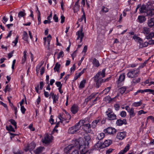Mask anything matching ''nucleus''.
Here are the masks:
<instances>
[{
  "instance_id": "46",
  "label": "nucleus",
  "mask_w": 154,
  "mask_h": 154,
  "mask_svg": "<svg viewBox=\"0 0 154 154\" xmlns=\"http://www.w3.org/2000/svg\"><path fill=\"white\" fill-rule=\"evenodd\" d=\"M59 122H58L55 126L54 128V129L52 133V134H55V132H57L58 131V130L57 129H55V128H57L58 127L59 125Z\"/></svg>"
},
{
  "instance_id": "53",
  "label": "nucleus",
  "mask_w": 154,
  "mask_h": 154,
  "mask_svg": "<svg viewBox=\"0 0 154 154\" xmlns=\"http://www.w3.org/2000/svg\"><path fill=\"white\" fill-rule=\"evenodd\" d=\"M18 35H17L16 36V38L15 39V40L13 42V43L14 44V46H16L17 43L18 42Z\"/></svg>"
},
{
  "instance_id": "31",
  "label": "nucleus",
  "mask_w": 154,
  "mask_h": 154,
  "mask_svg": "<svg viewBox=\"0 0 154 154\" xmlns=\"http://www.w3.org/2000/svg\"><path fill=\"white\" fill-rule=\"evenodd\" d=\"M23 57L22 60V63L23 64L25 62L26 58V51H24L23 52Z\"/></svg>"
},
{
  "instance_id": "36",
  "label": "nucleus",
  "mask_w": 154,
  "mask_h": 154,
  "mask_svg": "<svg viewBox=\"0 0 154 154\" xmlns=\"http://www.w3.org/2000/svg\"><path fill=\"white\" fill-rule=\"evenodd\" d=\"M11 91V88H10V86H9L8 85H7L4 89V91L5 93H6L7 91L10 92Z\"/></svg>"
},
{
  "instance_id": "54",
  "label": "nucleus",
  "mask_w": 154,
  "mask_h": 154,
  "mask_svg": "<svg viewBox=\"0 0 154 154\" xmlns=\"http://www.w3.org/2000/svg\"><path fill=\"white\" fill-rule=\"evenodd\" d=\"M104 137V135H97L96 139L98 140H100L102 139Z\"/></svg>"
},
{
  "instance_id": "45",
  "label": "nucleus",
  "mask_w": 154,
  "mask_h": 154,
  "mask_svg": "<svg viewBox=\"0 0 154 154\" xmlns=\"http://www.w3.org/2000/svg\"><path fill=\"white\" fill-rule=\"evenodd\" d=\"M111 88V87H107L103 91V92H105V94H106L110 91Z\"/></svg>"
},
{
  "instance_id": "23",
  "label": "nucleus",
  "mask_w": 154,
  "mask_h": 154,
  "mask_svg": "<svg viewBox=\"0 0 154 154\" xmlns=\"http://www.w3.org/2000/svg\"><path fill=\"white\" fill-rule=\"evenodd\" d=\"M47 47L48 49L49 50H50V42L51 38V35L49 34L48 35V36L47 37Z\"/></svg>"
},
{
  "instance_id": "2",
  "label": "nucleus",
  "mask_w": 154,
  "mask_h": 154,
  "mask_svg": "<svg viewBox=\"0 0 154 154\" xmlns=\"http://www.w3.org/2000/svg\"><path fill=\"white\" fill-rule=\"evenodd\" d=\"M105 69H103L101 71H99L94 77V80L96 82V87L98 88L101 83L103 82V78L105 76Z\"/></svg>"
},
{
  "instance_id": "27",
  "label": "nucleus",
  "mask_w": 154,
  "mask_h": 154,
  "mask_svg": "<svg viewBox=\"0 0 154 154\" xmlns=\"http://www.w3.org/2000/svg\"><path fill=\"white\" fill-rule=\"evenodd\" d=\"M60 66V65L59 64H58V63H56L55 66L54 67V69L55 71H57L58 72H60L59 71V69Z\"/></svg>"
},
{
  "instance_id": "22",
  "label": "nucleus",
  "mask_w": 154,
  "mask_h": 154,
  "mask_svg": "<svg viewBox=\"0 0 154 154\" xmlns=\"http://www.w3.org/2000/svg\"><path fill=\"white\" fill-rule=\"evenodd\" d=\"M138 21L140 23L144 22L146 20V18L144 16H139L137 19Z\"/></svg>"
},
{
  "instance_id": "58",
  "label": "nucleus",
  "mask_w": 154,
  "mask_h": 154,
  "mask_svg": "<svg viewBox=\"0 0 154 154\" xmlns=\"http://www.w3.org/2000/svg\"><path fill=\"white\" fill-rule=\"evenodd\" d=\"M29 128L31 131H34L35 130V128L33 127L32 124H30L29 126Z\"/></svg>"
},
{
  "instance_id": "26",
  "label": "nucleus",
  "mask_w": 154,
  "mask_h": 154,
  "mask_svg": "<svg viewBox=\"0 0 154 154\" xmlns=\"http://www.w3.org/2000/svg\"><path fill=\"white\" fill-rule=\"evenodd\" d=\"M22 38L24 40L26 41L28 43L29 42L28 41V34L27 32L25 31H24L23 32Z\"/></svg>"
},
{
  "instance_id": "14",
  "label": "nucleus",
  "mask_w": 154,
  "mask_h": 154,
  "mask_svg": "<svg viewBox=\"0 0 154 154\" xmlns=\"http://www.w3.org/2000/svg\"><path fill=\"white\" fill-rule=\"evenodd\" d=\"M147 24L148 26L150 28L154 26V18H151L148 20Z\"/></svg>"
},
{
  "instance_id": "44",
  "label": "nucleus",
  "mask_w": 154,
  "mask_h": 154,
  "mask_svg": "<svg viewBox=\"0 0 154 154\" xmlns=\"http://www.w3.org/2000/svg\"><path fill=\"white\" fill-rule=\"evenodd\" d=\"M64 56L63 52V51L60 52L58 54L57 58L59 59L60 57H62Z\"/></svg>"
},
{
  "instance_id": "25",
  "label": "nucleus",
  "mask_w": 154,
  "mask_h": 154,
  "mask_svg": "<svg viewBox=\"0 0 154 154\" xmlns=\"http://www.w3.org/2000/svg\"><path fill=\"white\" fill-rule=\"evenodd\" d=\"M146 6L145 5H142L139 9L140 12L141 13L146 12L147 9H146Z\"/></svg>"
},
{
  "instance_id": "20",
  "label": "nucleus",
  "mask_w": 154,
  "mask_h": 154,
  "mask_svg": "<svg viewBox=\"0 0 154 154\" xmlns=\"http://www.w3.org/2000/svg\"><path fill=\"white\" fill-rule=\"evenodd\" d=\"M125 77V74L124 73H122L119 76V78L118 81V83H120L123 81Z\"/></svg>"
},
{
  "instance_id": "56",
  "label": "nucleus",
  "mask_w": 154,
  "mask_h": 154,
  "mask_svg": "<svg viewBox=\"0 0 154 154\" xmlns=\"http://www.w3.org/2000/svg\"><path fill=\"white\" fill-rule=\"evenodd\" d=\"M125 137L123 136L122 135H117L116 138L119 140H122L124 139Z\"/></svg>"
},
{
  "instance_id": "10",
  "label": "nucleus",
  "mask_w": 154,
  "mask_h": 154,
  "mask_svg": "<svg viewBox=\"0 0 154 154\" xmlns=\"http://www.w3.org/2000/svg\"><path fill=\"white\" fill-rule=\"evenodd\" d=\"M104 132L105 133H107L109 134H115L116 130L113 128L108 127L104 130Z\"/></svg>"
},
{
  "instance_id": "21",
  "label": "nucleus",
  "mask_w": 154,
  "mask_h": 154,
  "mask_svg": "<svg viewBox=\"0 0 154 154\" xmlns=\"http://www.w3.org/2000/svg\"><path fill=\"white\" fill-rule=\"evenodd\" d=\"M44 149V147L40 146L39 147L37 148L36 150H35L34 151V152L35 153L39 154L43 152Z\"/></svg>"
},
{
  "instance_id": "1",
  "label": "nucleus",
  "mask_w": 154,
  "mask_h": 154,
  "mask_svg": "<svg viewBox=\"0 0 154 154\" xmlns=\"http://www.w3.org/2000/svg\"><path fill=\"white\" fill-rule=\"evenodd\" d=\"M85 139L80 138L77 140H73L71 144L66 147L65 150L69 151L72 147L79 148L81 154H85L88 151L87 146L90 141V137L89 135H86Z\"/></svg>"
},
{
  "instance_id": "41",
  "label": "nucleus",
  "mask_w": 154,
  "mask_h": 154,
  "mask_svg": "<svg viewBox=\"0 0 154 154\" xmlns=\"http://www.w3.org/2000/svg\"><path fill=\"white\" fill-rule=\"evenodd\" d=\"M26 15V14L23 11H20L18 14V16L19 18H20L25 16Z\"/></svg>"
},
{
  "instance_id": "19",
  "label": "nucleus",
  "mask_w": 154,
  "mask_h": 154,
  "mask_svg": "<svg viewBox=\"0 0 154 154\" xmlns=\"http://www.w3.org/2000/svg\"><path fill=\"white\" fill-rule=\"evenodd\" d=\"M101 119L100 116L98 117L96 120L94 121L92 123V127L94 128H95L97 123L99 122L100 121Z\"/></svg>"
},
{
  "instance_id": "60",
  "label": "nucleus",
  "mask_w": 154,
  "mask_h": 154,
  "mask_svg": "<svg viewBox=\"0 0 154 154\" xmlns=\"http://www.w3.org/2000/svg\"><path fill=\"white\" fill-rule=\"evenodd\" d=\"M114 108L117 111L119 110L120 106L118 104H116L114 105Z\"/></svg>"
},
{
  "instance_id": "32",
  "label": "nucleus",
  "mask_w": 154,
  "mask_h": 154,
  "mask_svg": "<svg viewBox=\"0 0 154 154\" xmlns=\"http://www.w3.org/2000/svg\"><path fill=\"white\" fill-rule=\"evenodd\" d=\"M92 60L93 64L94 66L98 67L100 65V64L99 63V61L97 60L95 58H94Z\"/></svg>"
},
{
  "instance_id": "37",
  "label": "nucleus",
  "mask_w": 154,
  "mask_h": 154,
  "mask_svg": "<svg viewBox=\"0 0 154 154\" xmlns=\"http://www.w3.org/2000/svg\"><path fill=\"white\" fill-rule=\"evenodd\" d=\"M52 98L53 100V103H56L57 101L58 97L57 95H55L54 96H53Z\"/></svg>"
},
{
  "instance_id": "33",
  "label": "nucleus",
  "mask_w": 154,
  "mask_h": 154,
  "mask_svg": "<svg viewBox=\"0 0 154 154\" xmlns=\"http://www.w3.org/2000/svg\"><path fill=\"white\" fill-rule=\"evenodd\" d=\"M142 104V102L141 101L139 102H135L132 104V106L135 107H137L140 106Z\"/></svg>"
},
{
  "instance_id": "49",
  "label": "nucleus",
  "mask_w": 154,
  "mask_h": 154,
  "mask_svg": "<svg viewBox=\"0 0 154 154\" xmlns=\"http://www.w3.org/2000/svg\"><path fill=\"white\" fill-rule=\"evenodd\" d=\"M120 115L122 117H124L126 115V113L125 111H122L121 112Z\"/></svg>"
},
{
  "instance_id": "3",
  "label": "nucleus",
  "mask_w": 154,
  "mask_h": 154,
  "mask_svg": "<svg viewBox=\"0 0 154 154\" xmlns=\"http://www.w3.org/2000/svg\"><path fill=\"white\" fill-rule=\"evenodd\" d=\"M85 122L84 120H81L77 123L75 126L69 128L68 133L69 134H76L77 132L79 130L81 125Z\"/></svg>"
},
{
  "instance_id": "5",
  "label": "nucleus",
  "mask_w": 154,
  "mask_h": 154,
  "mask_svg": "<svg viewBox=\"0 0 154 154\" xmlns=\"http://www.w3.org/2000/svg\"><path fill=\"white\" fill-rule=\"evenodd\" d=\"M112 143V141L111 140H106L102 144H100L98 143H97L95 145V146L96 147L97 146V148L102 149L109 146Z\"/></svg>"
},
{
  "instance_id": "43",
  "label": "nucleus",
  "mask_w": 154,
  "mask_h": 154,
  "mask_svg": "<svg viewBox=\"0 0 154 154\" xmlns=\"http://www.w3.org/2000/svg\"><path fill=\"white\" fill-rule=\"evenodd\" d=\"M109 9L108 8L104 6L102 7L101 11L103 12V13H106L108 12Z\"/></svg>"
},
{
  "instance_id": "52",
  "label": "nucleus",
  "mask_w": 154,
  "mask_h": 154,
  "mask_svg": "<svg viewBox=\"0 0 154 154\" xmlns=\"http://www.w3.org/2000/svg\"><path fill=\"white\" fill-rule=\"evenodd\" d=\"M56 85L57 87L59 88H62V84H61V82H56Z\"/></svg>"
},
{
  "instance_id": "17",
  "label": "nucleus",
  "mask_w": 154,
  "mask_h": 154,
  "mask_svg": "<svg viewBox=\"0 0 154 154\" xmlns=\"http://www.w3.org/2000/svg\"><path fill=\"white\" fill-rule=\"evenodd\" d=\"M130 145L129 144H127L126 146L125 147L124 149L121 150L119 152V154H124L129 149Z\"/></svg>"
},
{
  "instance_id": "6",
  "label": "nucleus",
  "mask_w": 154,
  "mask_h": 154,
  "mask_svg": "<svg viewBox=\"0 0 154 154\" xmlns=\"http://www.w3.org/2000/svg\"><path fill=\"white\" fill-rule=\"evenodd\" d=\"M53 139V137L52 135H45L42 139V141L43 143L48 144Z\"/></svg>"
},
{
  "instance_id": "11",
  "label": "nucleus",
  "mask_w": 154,
  "mask_h": 154,
  "mask_svg": "<svg viewBox=\"0 0 154 154\" xmlns=\"http://www.w3.org/2000/svg\"><path fill=\"white\" fill-rule=\"evenodd\" d=\"M76 34L78 35V37L77 38V40H78L79 39V38H80V42H82V39L84 36V33L82 32V28L80 30L76 32Z\"/></svg>"
},
{
  "instance_id": "4",
  "label": "nucleus",
  "mask_w": 154,
  "mask_h": 154,
  "mask_svg": "<svg viewBox=\"0 0 154 154\" xmlns=\"http://www.w3.org/2000/svg\"><path fill=\"white\" fill-rule=\"evenodd\" d=\"M133 38L139 44V47L141 48L146 47L147 46V42L143 43L142 39L140 37L137 36L136 35H134Z\"/></svg>"
},
{
  "instance_id": "13",
  "label": "nucleus",
  "mask_w": 154,
  "mask_h": 154,
  "mask_svg": "<svg viewBox=\"0 0 154 154\" xmlns=\"http://www.w3.org/2000/svg\"><path fill=\"white\" fill-rule=\"evenodd\" d=\"M97 93H92L90 96H89L87 98L85 99L84 103L85 104H87L88 102L90 101L91 99L95 97V96L97 94Z\"/></svg>"
},
{
  "instance_id": "38",
  "label": "nucleus",
  "mask_w": 154,
  "mask_h": 154,
  "mask_svg": "<svg viewBox=\"0 0 154 154\" xmlns=\"http://www.w3.org/2000/svg\"><path fill=\"white\" fill-rule=\"evenodd\" d=\"M7 130L9 131H14V130L11 125H9L6 127Z\"/></svg>"
},
{
  "instance_id": "57",
  "label": "nucleus",
  "mask_w": 154,
  "mask_h": 154,
  "mask_svg": "<svg viewBox=\"0 0 154 154\" xmlns=\"http://www.w3.org/2000/svg\"><path fill=\"white\" fill-rule=\"evenodd\" d=\"M147 46L148 44L149 45H152L154 44V40H150L148 42H147Z\"/></svg>"
},
{
  "instance_id": "55",
  "label": "nucleus",
  "mask_w": 154,
  "mask_h": 154,
  "mask_svg": "<svg viewBox=\"0 0 154 154\" xmlns=\"http://www.w3.org/2000/svg\"><path fill=\"white\" fill-rule=\"evenodd\" d=\"M63 115H60L58 116V118L60 119V122H62L63 121V119L65 120V119H64V118L63 117Z\"/></svg>"
},
{
  "instance_id": "51",
  "label": "nucleus",
  "mask_w": 154,
  "mask_h": 154,
  "mask_svg": "<svg viewBox=\"0 0 154 154\" xmlns=\"http://www.w3.org/2000/svg\"><path fill=\"white\" fill-rule=\"evenodd\" d=\"M53 18L55 22H58V17L57 16L56 14H55L54 15Z\"/></svg>"
},
{
  "instance_id": "50",
  "label": "nucleus",
  "mask_w": 154,
  "mask_h": 154,
  "mask_svg": "<svg viewBox=\"0 0 154 154\" xmlns=\"http://www.w3.org/2000/svg\"><path fill=\"white\" fill-rule=\"evenodd\" d=\"M20 106L21 111L23 114H24L25 113L26 109L23 106Z\"/></svg>"
},
{
  "instance_id": "39",
  "label": "nucleus",
  "mask_w": 154,
  "mask_h": 154,
  "mask_svg": "<svg viewBox=\"0 0 154 154\" xmlns=\"http://www.w3.org/2000/svg\"><path fill=\"white\" fill-rule=\"evenodd\" d=\"M82 12L83 15H82L81 18L80 19H79L78 20V21L80 22H82L83 20V19H84L86 17L85 12L84 11H83V9H82Z\"/></svg>"
},
{
  "instance_id": "35",
  "label": "nucleus",
  "mask_w": 154,
  "mask_h": 154,
  "mask_svg": "<svg viewBox=\"0 0 154 154\" xmlns=\"http://www.w3.org/2000/svg\"><path fill=\"white\" fill-rule=\"evenodd\" d=\"M80 8V6L76 4H75L74 7L73 9L74 10L75 12V11H77L79 10Z\"/></svg>"
},
{
  "instance_id": "16",
  "label": "nucleus",
  "mask_w": 154,
  "mask_h": 154,
  "mask_svg": "<svg viewBox=\"0 0 154 154\" xmlns=\"http://www.w3.org/2000/svg\"><path fill=\"white\" fill-rule=\"evenodd\" d=\"M127 121L126 119H124L123 120L121 119L118 120L116 122V124L117 125L120 126L123 124L126 125L127 124Z\"/></svg>"
},
{
  "instance_id": "24",
  "label": "nucleus",
  "mask_w": 154,
  "mask_h": 154,
  "mask_svg": "<svg viewBox=\"0 0 154 154\" xmlns=\"http://www.w3.org/2000/svg\"><path fill=\"white\" fill-rule=\"evenodd\" d=\"M146 12L148 15L152 16L154 14V9L153 8H150L149 10L147 9Z\"/></svg>"
},
{
  "instance_id": "30",
  "label": "nucleus",
  "mask_w": 154,
  "mask_h": 154,
  "mask_svg": "<svg viewBox=\"0 0 154 154\" xmlns=\"http://www.w3.org/2000/svg\"><path fill=\"white\" fill-rule=\"evenodd\" d=\"M128 112H129L130 116L131 118L133 117L135 115V113L134 112V109L133 108H131Z\"/></svg>"
},
{
  "instance_id": "29",
  "label": "nucleus",
  "mask_w": 154,
  "mask_h": 154,
  "mask_svg": "<svg viewBox=\"0 0 154 154\" xmlns=\"http://www.w3.org/2000/svg\"><path fill=\"white\" fill-rule=\"evenodd\" d=\"M154 36V32H151L146 35V38L147 39H151Z\"/></svg>"
},
{
  "instance_id": "47",
  "label": "nucleus",
  "mask_w": 154,
  "mask_h": 154,
  "mask_svg": "<svg viewBox=\"0 0 154 154\" xmlns=\"http://www.w3.org/2000/svg\"><path fill=\"white\" fill-rule=\"evenodd\" d=\"M9 121L12 125H14L15 127H16V122L14 120L11 119Z\"/></svg>"
},
{
  "instance_id": "62",
  "label": "nucleus",
  "mask_w": 154,
  "mask_h": 154,
  "mask_svg": "<svg viewBox=\"0 0 154 154\" xmlns=\"http://www.w3.org/2000/svg\"><path fill=\"white\" fill-rule=\"evenodd\" d=\"M98 98L97 97L94 100H93L92 102L90 105V107H91L92 105H93L94 104V102L97 101Z\"/></svg>"
},
{
  "instance_id": "61",
  "label": "nucleus",
  "mask_w": 154,
  "mask_h": 154,
  "mask_svg": "<svg viewBox=\"0 0 154 154\" xmlns=\"http://www.w3.org/2000/svg\"><path fill=\"white\" fill-rule=\"evenodd\" d=\"M44 84L43 82H40V90H42L44 86Z\"/></svg>"
},
{
  "instance_id": "9",
  "label": "nucleus",
  "mask_w": 154,
  "mask_h": 154,
  "mask_svg": "<svg viewBox=\"0 0 154 154\" xmlns=\"http://www.w3.org/2000/svg\"><path fill=\"white\" fill-rule=\"evenodd\" d=\"M84 123L81 125V126H82V128L83 130L86 133H90L91 132L90 124L87 123L83 125Z\"/></svg>"
},
{
  "instance_id": "18",
  "label": "nucleus",
  "mask_w": 154,
  "mask_h": 154,
  "mask_svg": "<svg viewBox=\"0 0 154 154\" xmlns=\"http://www.w3.org/2000/svg\"><path fill=\"white\" fill-rule=\"evenodd\" d=\"M142 32L146 35L149 33L150 32V29L147 27H144L143 28Z\"/></svg>"
},
{
  "instance_id": "59",
  "label": "nucleus",
  "mask_w": 154,
  "mask_h": 154,
  "mask_svg": "<svg viewBox=\"0 0 154 154\" xmlns=\"http://www.w3.org/2000/svg\"><path fill=\"white\" fill-rule=\"evenodd\" d=\"M71 154H79V153L78 150L75 149L72 151Z\"/></svg>"
},
{
  "instance_id": "12",
  "label": "nucleus",
  "mask_w": 154,
  "mask_h": 154,
  "mask_svg": "<svg viewBox=\"0 0 154 154\" xmlns=\"http://www.w3.org/2000/svg\"><path fill=\"white\" fill-rule=\"evenodd\" d=\"M35 147V145L34 143H32L29 145H27V146L25 147L24 150L25 151H27L29 150L30 151L34 149Z\"/></svg>"
},
{
  "instance_id": "7",
  "label": "nucleus",
  "mask_w": 154,
  "mask_h": 154,
  "mask_svg": "<svg viewBox=\"0 0 154 154\" xmlns=\"http://www.w3.org/2000/svg\"><path fill=\"white\" fill-rule=\"evenodd\" d=\"M106 113L108 119L109 120H114L116 119V116L112 111L109 109H108Z\"/></svg>"
},
{
  "instance_id": "34",
  "label": "nucleus",
  "mask_w": 154,
  "mask_h": 154,
  "mask_svg": "<svg viewBox=\"0 0 154 154\" xmlns=\"http://www.w3.org/2000/svg\"><path fill=\"white\" fill-rule=\"evenodd\" d=\"M86 82V81L85 80H83L81 82L80 85L79 86V88H82L85 87Z\"/></svg>"
},
{
  "instance_id": "42",
  "label": "nucleus",
  "mask_w": 154,
  "mask_h": 154,
  "mask_svg": "<svg viewBox=\"0 0 154 154\" xmlns=\"http://www.w3.org/2000/svg\"><path fill=\"white\" fill-rule=\"evenodd\" d=\"M141 80L140 78H138L136 79H134L133 80V83L136 84L139 82Z\"/></svg>"
},
{
  "instance_id": "64",
  "label": "nucleus",
  "mask_w": 154,
  "mask_h": 154,
  "mask_svg": "<svg viewBox=\"0 0 154 154\" xmlns=\"http://www.w3.org/2000/svg\"><path fill=\"white\" fill-rule=\"evenodd\" d=\"M61 23H63L65 21V17L63 15L61 16Z\"/></svg>"
},
{
  "instance_id": "48",
  "label": "nucleus",
  "mask_w": 154,
  "mask_h": 154,
  "mask_svg": "<svg viewBox=\"0 0 154 154\" xmlns=\"http://www.w3.org/2000/svg\"><path fill=\"white\" fill-rule=\"evenodd\" d=\"M41 14L40 12H38V25L40 24L41 23Z\"/></svg>"
},
{
  "instance_id": "63",
  "label": "nucleus",
  "mask_w": 154,
  "mask_h": 154,
  "mask_svg": "<svg viewBox=\"0 0 154 154\" xmlns=\"http://www.w3.org/2000/svg\"><path fill=\"white\" fill-rule=\"evenodd\" d=\"M13 110H14L15 111V114L16 115L17 113V108L15 106H13L12 108Z\"/></svg>"
},
{
  "instance_id": "15",
  "label": "nucleus",
  "mask_w": 154,
  "mask_h": 154,
  "mask_svg": "<svg viewBox=\"0 0 154 154\" xmlns=\"http://www.w3.org/2000/svg\"><path fill=\"white\" fill-rule=\"evenodd\" d=\"M79 107L76 105L74 104L71 108V111L72 113L75 114L79 110Z\"/></svg>"
},
{
  "instance_id": "40",
  "label": "nucleus",
  "mask_w": 154,
  "mask_h": 154,
  "mask_svg": "<svg viewBox=\"0 0 154 154\" xmlns=\"http://www.w3.org/2000/svg\"><path fill=\"white\" fill-rule=\"evenodd\" d=\"M145 92H149V94H152L154 95V90L149 89H145Z\"/></svg>"
},
{
  "instance_id": "8",
  "label": "nucleus",
  "mask_w": 154,
  "mask_h": 154,
  "mask_svg": "<svg viewBox=\"0 0 154 154\" xmlns=\"http://www.w3.org/2000/svg\"><path fill=\"white\" fill-rule=\"evenodd\" d=\"M138 74L139 71L138 70H129L127 73V75L129 78H133L137 76Z\"/></svg>"
},
{
  "instance_id": "28",
  "label": "nucleus",
  "mask_w": 154,
  "mask_h": 154,
  "mask_svg": "<svg viewBox=\"0 0 154 154\" xmlns=\"http://www.w3.org/2000/svg\"><path fill=\"white\" fill-rule=\"evenodd\" d=\"M126 87H122L118 89L119 91L122 94H123L126 91Z\"/></svg>"
}]
</instances>
